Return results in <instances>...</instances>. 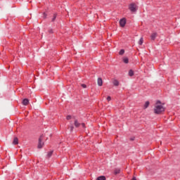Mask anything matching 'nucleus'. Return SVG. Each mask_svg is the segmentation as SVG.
<instances>
[{
	"instance_id": "nucleus-4",
	"label": "nucleus",
	"mask_w": 180,
	"mask_h": 180,
	"mask_svg": "<svg viewBox=\"0 0 180 180\" xmlns=\"http://www.w3.org/2000/svg\"><path fill=\"white\" fill-rule=\"evenodd\" d=\"M120 25L121 27H124L126 26V18H122L120 20Z\"/></svg>"
},
{
	"instance_id": "nucleus-16",
	"label": "nucleus",
	"mask_w": 180,
	"mask_h": 180,
	"mask_svg": "<svg viewBox=\"0 0 180 180\" xmlns=\"http://www.w3.org/2000/svg\"><path fill=\"white\" fill-rule=\"evenodd\" d=\"M144 40L143 39V37H141L139 41V46H141L143 43Z\"/></svg>"
},
{
	"instance_id": "nucleus-24",
	"label": "nucleus",
	"mask_w": 180,
	"mask_h": 180,
	"mask_svg": "<svg viewBox=\"0 0 180 180\" xmlns=\"http://www.w3.org/2000/svg\"><path fill=\"white\" fill-rule=\"evenodd\" d=\"M49 33H53V30H51V29L49 30Z\"/></svg>"
},
{
	"instance_id": "nucleus-22",
	"label": "nucleus",
	"mask_w": 180,
	"mask_h": 180,
	"mask_svg": "<svg viewBox=\"0 0 180 180\" xmlns=\"http://www.w3.org/2000/svg\"><path fill=\"white\" fill-rule=\"evenodd\" d=\"M74 130V127L73 126H71L70 127V131H72Z\"/></svg>"
},
{
	"instance_id": "nucleus-23",
	"label": "nucleus",
	"mask_w": 180,
	"mask_h": 180,
	"mask_svg": "<svg viewBox=\"0 0 180 180\" xmlns=\"http://www.w3.org/2000/svg\"><path fill=\"white\" fill-rule=\"evenodd\" d=\"M82 88H86V85L84 84H82Z\"/></svg>"
},
{
	"instance_id": "nucleus-2",
	"label": "nucleus",
	"mask_w": 180,
	"mask_h": 180,
	"mask_svg": "<svg viewBox=\"0 0 180 180\" xmlns=\"http://www.w3.org/2000/svg\"><path fill=\"white\" fill-rule=\"evenodd\" d=\"M129 9L131 12H136L137 11V6L136 4L132 3L129 6Z\"/></svg>"
},
{
	"instance_id": "nucleus-19",
	"label": "nucleus",
	"mask_w": 180,
	"mask_h": 180,
	"mask_svg": "<svg viewBox=\"0 0 180 180\" xmlns=\"http://www.w3.org/2000/svg\"><path fill=\"white\" fill-rule=\"evenodd\" d=\"M123 54H124V51L123 49H121V50L120 51V56H123Z\"/></svg>"
},
{
	"instance_id": "nucleus-3",
	"label": "nucleus",
	"mask_w": 180,
	"mask_h": 180,
	"mask_svg": "<svg viewBox=\"0 0 180 180\" xmlns=\"http://www.w3.org/2000/svg\"><path fill=\"white\" fill-rule=\"evenodd\" d=\"M43 141V136H41L39 139L38 148H43V146H44V143Z\"/></svg>"
},
{
	"instance_id": "nucleus-15",
	"label": "nucleus",
	"mask_w": 180,
	"mask_h": 180,
	"mask_svg": "<svg viewBox=\"0 0 180 180\" xmlns=\"http://www.w3.org/2000/svg\"><path fill=\"white\" fill-rule=\"evenodd\" d=\"M129 77H133L134 75V72H133V70H130L129 71Z\"/></svg>"
},
{
	"instance_id": "nucleus-25",
	"label": "nucleus",
	"mask_w": 180,
	"mask_h": 180,
	"mask_svg": "<svg viewBox=\"0 0 180 180\" xmlns=\"http://www.w3.org/2000/svg\"><path fill=\"white\" fill-rule=\"evenodd\" d=\"M82 127L83 128H84V127H85V124H84V123H82Z\"/></svg>"
},
{
	"instance_id": "nucleus-11",
	"label": "nucleus",
	"mask_w": 180,
	"mask_h": 180,
	"mask_svg": "<svg viewBox=\"0 0 180 180\" xmlns=\"http://www.w3.org/2000/svg\"><path fill=\"white\" fill-rule=\"evenodd\" d=\"M75 127H79V126H81V124L79 122H78V120H75Z\"/></svg>"
},
{
	"instance_id": "nucleus-5",
	"label": "nucleus",
	"mask_w": 180,
	"mask_h": 180,
	"mask_svg": "<svg viewBox=\"0 0 180 180\" xmlns=\"http://www.w3.org/2000/svg\"><path fill=\"white\" fill-rule=\"evenodd\" d=\"M22 105H24V106H27V105H29V99H27V98L23 99Z\"/></svg>"
},
{
	"instance_id": "nucleus-7",
	"label": "nucleus",
	"mask_w": 180,
	"mask_h": 180,
	"mask_svg": "<svg viewBox=\"0 0 180 180\" xmlns=\"http://www.w3.org/2000/svg\"><path fill=\"white\" fill-rule=\"evenodd\" d=\"M98 86H102V85H103V82L101 78L98 79Z\"/></svg>"
},
{
	"instance_id": "nucleus-12",
	"label": "nucleus",
	"mask_w": 180,
	"mask_h": 180,
	"mask_svg": "<svg viewBox=\"0 0 180 180\" xmlns=\"http://www.w3.org/2000/svg\"><path fill=\"white\" fill-rule=\"evenodd\" d=\"M96 180H106V177H105V176H100L96 179Z\"/></svg>"
},
{
	"instance_id": "nucleus-26",
	"label": "nucleus",
	"mask_w": 180,
	"mask_h": 180,
	"mask_svg": "<svg viewBox=\"0 0 180 180\" xmlns=\"http://www.w3.org/2000/svg\"><path fill=\"white\" fill-rule=\"evenodd\" d=\"M131 140H132V141L134 140V138L131 139Z\"/></svg>"
},
{
	"instance_id": "nucleus-8",
	"label": "nucleus",
	"mask_w": 180,
	"mask_h": 180,
	"mask_svg": "<svg viewBox=\"0 0 180 180\" xmlns=\"http://www.w3.org/2000/svg\"><path fill=\"white\" fill-rule=\"evenodd\" d=\"M13 144H14L15 146H16L17 144H19V139H18V138H16V137L14 138Z\"/></svg>"
},
{
	"instance_id": "nucleus-13",
	"label": "nucleus",
	"mask_w": 180,
	"mask_h": 180,
	"mask_svg": "<svg viewBox=\"0 0 180 180\" xmlns=\"http://www.w3.org/2000/svg\"><path fill=\"white\" fill-rule=\"evenodd\" d=\"M149 105H150V102L149 101H146L145 103V105H144V109H147Z\"/></svg>"
},
{
	"instance_id": "nucleus-20",
	"label": "nucleus",
	"mask_w": 180,
	"mask_h": 180,
	"mask_svg": "<svg viewBox=\"0 0 180 180\" xmlns=\"http://www.w3.org/2000/svg\"><path fill=\"white\" fill-rule=\"evenodd\" d=\"M67 120H70L71 119V115H68L66 117Z\"/></svg>"
},
{
	"instance_id": "nucleus-17",
	"label": "nucleus",
	"mask_w": 180,
	"mask_h": 180,
	"mask_svg": "<svg viewBox=\"0 0 180 180\" xmlns=\"http://www.w3.org/2000/svg\"><path fill=\"white\" fill-rule=\"evenodd\" d=\"M123 62H124L125 64H129V58H123Z\"/></svg>"
},
{
	"instance_id": "nucleus-10",
	"label": "nucleus",
	"mask_w": 180,
	"mask_h": 180,
	"mask_svg": "<svg viewBox=\"0 0 180 180\" xmlns=\"http://www.w3.org/2000/svg\"><path fill=\"white\" fill-rule=\"evenodd\" d=\"M112 84L115 86H119V81L115 79L113 82H112Z\"/></svg>"
},
{
	"instance_id": "nucleus-6",
	"label": "nucleus",
	"mask_w": 180,
	"mask_h": 180,
	"mask_svg": "<svg viewBox=\"0 0 180 180\" xmlns=\"http://www.w3.org/2000/svg\"><path fill=\"white\" fill-rule=\"evenodd\" d=\"M155 37H157V32H153L150 35V39H151V40H155Z\"/></svg>"
},
{
	"instance_id": "nucleus-18",
	"label": "nucleus",
	"mask_w": 180,
	"mask_h": 180,
	"mask_svg": "<svg viewBox=\"0 0 180 180\" xmlns=\"http://www.w3.org/2000/svg\"><path fill=\"white\" fill-rule=\"evenodd\" d=\"M53 155V151H49L47 154L48 158H50Z\"/></svg>"
},
{
	"instance_id": "nucleus-21",
	"label": "nucleus",
	"mask_w": 180,
	"mask_h": 180,
	"mask_svg": "<svg viewBox=\"0 0 180 180\" xmlns=\"http://www.w3.org/2000/svg\"><path fill=\"white\" fill-rule=\"evenodd\" d=\"M111 99H112V98H110V96H108L107 97V101H108V102L110 101Z\"/></svg>"
},
{
	"instance_id": "nucleus-14",
	"label": "nucleus",
	"mask_w": 180,
	"mask_h": 180,
	"mask_svg": "<svg viewBox=\"0 0 180 180\" xmlns=\"http://www.w3.org/2000/svg\"><path fill=\"white\" fill-rule=\"evenodd\" d=\"M56 19H57V13L53 14L51 22H55Z\"/></svg>"
},
{
	"instance_id": "nucleus-1",
	"label": "nucleus",
	"mask_w": 180,
	"mask_h": 180,
	"mask_svg": "<svg viewBox=\"0 0 180 180\" xmlns=\"http://www.w3.org/2000/svg\"><path fill=\"white\" fill-rule=\"evenodd\" d=\"M165 110V108L161 105V101H158L154 109L155 113H156V115H160V113H162Z\"/></svg>"
},
{
	"instance_id": "nucleus-9",
	"label": "nucleus",
	"mask_w": 180,
	"mask_h": 180,
	"mask_svg": "<svg viewBox=\"0 0 180 180\" xmlns=\"http://www.w3.org/2000/svg\"><path fill=\"white\" fill-rule=\"evenodd\" d=\"M114 174L115 175H117L118 174H120V169L119 168L115 169Z\"/></svg>"
}]
</instances>
